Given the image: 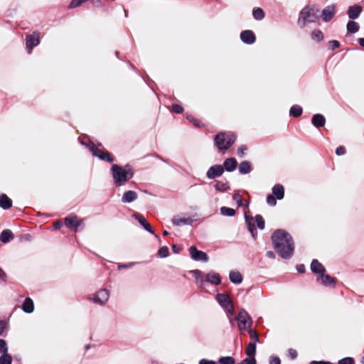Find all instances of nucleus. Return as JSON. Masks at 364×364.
<instances>
[{
	"label": "nucleus",
	"mask_w": 364,
	"mask_h": 364,
	"mask_svg": "<svg viewBox=\"0 0 364 364\" xmlns=\"http://www.w3.org/2000/svg\"><path fill=\"white\" fill-rule=\"evenodd\" d=\"M273 247L284 259H289L294 252L295 244L292 236L285 230L277 229L272 234Z\"/></svg>",
	"instance_id": "f257e3e1"
},
{
	"label": "nucleus",
	"mask_w": 364,
	"mask_h": 364,
	"mask_svg": "<svg viewBox=\"0 0 364 364\" xmlns=\"http://www.w3.org/2000/svg\"><path fill=\"white\" fill-rule=\"evenodd\" d=\"M110 172L113 180V185L115 188L125 185L134 175V171L129 164L124 166L119 164H113L110 168Z\"/></svg>",
	"instance_id": "f03ea898"
},
{
	"label": "nucleus",
	"mask_w": 364,
	"mask_h": 364,
	"mask_svg": "<svg viewBox=\"0 0 364 364\" xmlns=\"http://www.w3.org/2000/svg\"><path fill=\"white\" fill-rule=\"evenodd\" d=\"M319 9L315 6H305L299 13L298 25L303 28L309 23H314L319 18Z\"/></svg>",
	"instance_id": "7ed1b4c3"
},
{
	"label": "nucleus",
	"mask_w": 364,
	"mask_h": 364,
	"mask_svg": "<svg viewBox=\"0 0 364 364\" xmlns=\"http://www.w3.org/2000/svg\"><path fill=\"white\" fill-rule=\"evenodd\" d=\"M236 136L232 132H221L218 133L214 138L216 147L220 151L229 149L235 143Z\"/></svg>",
	"instance_id": "20e7f679"
},
{
	"label": "nucleus",
	"mask_w": 364,
	"mask_h": 364,
	"mask_svg": "<svg viewBox=\"0 0 364 364\" xmlns=\"http://www.w3.org/2000/svg\"><path fill=\"white\" fill-rule=\"evenodd\" d=\"M79 139L80 144L87 147L92 155L97 157L99 159L106 161L109 163H112L114 161V158L109 152L102 151L99 147H97L93 142L90 140L86 141L81 139Z\"/></svg>",
	"instance_id": "39448f33"
},
{
	"label": "nucleus",
	"mask_w": 364,
	"mask_h": 364,
	"mask_svg": "<svg viewBox=\"0 0 364 364\" xmlns=\"http://www.w3.org/2000/svg\"><path fill=\"white\" fill-rule=\"evenodd\" d=\"M235 320L237 321L238 329L241 332L246 331L247 329L252 327V318L244 309L239 311L238 314L235 317Z\"/></svg>",
	"instance_id": "423d86ee"
},
{
	"label": "nucleus",
	"mask_w": 364,
	"mask_h": 364,
	"mask_svg": "<svg viewBox=\"0 0 364 364\" xmlns=\"http://www.w3.org/2000/svg\"><path fill=\"white\" fill-rule=\"evenodd\" d=\"M216 301L223 308V309L226 312L228 317L235 315L233 304L228 294L218 293L216 295Z\"/></svg>",
	"instance_id": "0eeeda50"
},
{
	"label": "nucleus",
	"mask_w": 364,
	"mask_h": 364,
	"mask_svg": "<svg viewBox=\"0 0 364 364\" xmlns=\"http://www.w3.org/2000/svg\"><path fill=\"white\" fill-rule=\"evenodd\" d=\"M188 251L193 260L201 261L203 262H208L209 257L208 255L205 252L198 250L196 246H191Z\"/></svg>",
	"instance_id": "6e6552de"
},
{
	"label": "nucleus",
	"mask_w": 364,
	"mask_h": 364,
	"mask_svg": "<svg viewBox=\"0 0 364 364\" xmlns=\"http://www.w3.org/2000/svg\"><path fill=\"white\" fill-rule=\"evenodd\" d=\"M109 297V291L105 289H102L93 294L92 297L90 298V300L92 301L95 304L102 306L107 301Z\"/></svg>",
	"instance_id": "1a4fd4ad"
},
{
	"label": "nucleus",
	"mask_w": 364,
	"mask_h": 364,
	"mask_svg": "<svg viewBox=\"0 0 364 364\" xmlns=\"http://www.w3.org/2000/svg\"><path fill=\"white\" fill-rule=\"evenodd\" d=\"M25 41L26 49L31 50L40 44V33L33 31L31 34L26 36Z\"/></svg>",
	"instance_id": "9d476101"
},
{
	"label": "nucleus",
	"mask_w": 364,
	"mask_h": 364,
	"mask_svg": "<svg viewBox=\"0 0 364 364\" xmlns=\"http://www.w3.org/2000/svg\"><path fill=\"white\" fill-rule=\"evenodd\" d=\"M64 221L67 228L75 230L81 226L83 223V220L78 218L75 214L68 215L65 218Z\"/></svg>",
	"instance_id": "9b49d317"
},
{
	"label": "nucleus",
	"mask_w": 364,
	"mask_h": 364,
	"mask_svg": "<svg viewBox=\"0 0 364 364\" xmlns=\"http://www.w3.org/2000/svg\"><path fill=\"white\" fill-rule=\"evenodd\" d=\"M224 173V168L220 164L211 166L206 172V177L208 179H215L221 176Z\"/></svg>",
	"instance_id": "f8f14e48"
},
{
	"label": "nucleus",
	"mask_w": 364,
	"mask_h": 364,
	"mask_svg": "<svg viewBox=\"0 0 364 364\" xmlns=\"http://www.w3.org/2000/svg\"><path fill=\"white\" fill-rule=\"evenodd\" d=\"M240 40L247 45H252L256 41V36L251 30H245L240 33Z\"/></svg>",
	"instance_id": "ddd939ff"
},
{
	"label": "nucleus",
	"mask_w": 364,
	"mask_h": 364,
	"mask_svg": "<svg viewBox=\"0 0 364 364\" xmlns=\"http://www.w3.org/2000/svg\"><path fill=\"white\" fill-rule=\"evenodd\" d=\"M133 218L138 221V223L141 225V226L148 232H150L151 234L154 233V230L151 226V225L148 223L146 219L144 217L143 215L135 213L133 215Z\"/></svg>",
	"instance_id": "4468645a"
},
{
	"label": "nucleus",
	"mask_w": 364,
	"mask_h": 364,
	"mask_svg": "<svg viewBox=\"0 0 364 364\" xmlns=\"http://www.w3.org/2000/svg\"><path fill=\"white\" fill-rule=\"evenodd\" d=\"M204 282H208L217 286L220 284L221 277L218 273L210 271L204 275Z\"/></svg>",
	"instance_id": "2eb2a0df"
},
{
	"label": "nucleus",
	"mask_w": 364,
	"mask_h": 364,
	"mask_svg": "<svg viewBox=\"0 0 364 364\" xmlns=\"http://www.w3.org/2000/svg\"><path fill=\"white\" fill-rule=\"evenodd\" d=\"M335 16V6L333 4L327 6L321 12V17L323 21L328 22Z\"/></svg>",
	"instance_id": "dca6fc26"
},
{
	"label": "nucleus",
	"mask_w": 364,
	"mask_h": 364,
	"mask_svg": "<svg viewBox=\"0 0 364 364\" xmlns=\"http://www.w3.org/2000/svg\"><path fill=\"white\" fill-rule=\"evenodd\" d=\"M311 271L314 274H323L326 272V268L323 265L316 259H314L311 263Z\"/></svg>",
	"instance_id": "f3484780"
},
{
	"label": "nucleus",
	"mask_w": 364,
	"mask_h": 364,
	"mask_svg": "<svg viewBox=\"0 0 364 364\" xmlns=\"http://www.w3.org/2000/svg\"><path fill=\"white\" fill-rule=\"evenodd\" d=\"M245 220L247 226L248 231L251 233L252 237H255L257 234V229L255 225L253 217L249 215L248 213H245Z\"/></svg>",
	"instance_id": "a211bd4d"
},
{
	"label": "nucleus",
	"mask_w": 364,
	"mask_h": 364,
	"mask_svg": "<svg viewBox=\"0 0 364 364\" xmlns=\"http://www.w3.org/2000/svg\"><path fill=\"white\" fill-rule=\"evenodd\" d=\"M321 279V284H323L325 287H335L336 284V279L330 276L329 274H326L323 273V274H321L320 276V278H317V281Z\"/></svg>",
	"instance_id": "6ab92c4d"
},
{
	"label": "nucleus",
	"mask_w": 364,
	"mask_h": 364,
	"mask_svg": "<svg viewBox=\"0 0 364 364\" xmlns=\"http://www.w3.org/2000/svg\"><path fill=\"white\" fill-rule=\"evenodd\" d=\"M138 198V195L134 191H125L121 198L123 203H131L135 201Z\"/></svg>",
	"instance_id": "aec40b11"
},
{
	"label": "nucleus",
	"mask_w": 364,
	"mask_h": 364,
	"mask_svg": "<svg viewBox=\"0 0 364 364\" xmlns=\"http://www.w3.org/2000/svg\"><path fill=\"white\" fill-rule=\"evenodd\" d=\"M362 7L360 5L355 4L348 7L347 14L350 19H356L362 12Z\"/></svg>",
	"instance_id": "412c9836"
},
{
	"label": "nucleus",
	"mask_w": 364,
	"mask_h": 364,
	"mask_svg": "<svg viewBox=\"0 0 364 364\" xmlns=\"http://www.w3.org/2000/svg\"><path fill=\"white\" fill-rule=\"evenodd\" d=\"M222 166L224 168V171L225 170L228 172H232L237 168V161L234 157L228 158L225 159Z\"/></svg>",
	"instance_id": "4be33fe9"
},
{
	"label": "nucleus",
	"mask_w": 364,
	"mask_h": 364,
	"mask_svg": "<svg viewBox=\"0 0 364 364\" xmlns=\"http://www.w3.org/2000/svg\"><path fill=\"white\" fill-rule=\"evenodd\" d=\"M193 220L191 217L182 218L178 215L173 216L172 223L175 226H181L185 225H191Z\"/></svg>",
	"instance_id": "5701e85b"
},
{
	"label": "nucleus",
	"mask_w": 364,
	"mask_h": 364,
	"mask_svg": "<svg viewBox=\"0 0 364 364\" xmlns=\"http://www.w3.org/2000/svg\"><path fill=\"white\" fill-rule=\"evenodd\" d=\"M311 123L318 129L323 127L326 124V118L321 114H315L312 116Z\"/></svg>",
	"instance_id": "b1692460"
},
{
	"label": "nucleus",
	"mask_w": 364,
	"mask_h": 364,
	"mask_svg": "<svg viewBox=\"0 0 364 364\" xmlns=\"http://www.w3.org/2000/svg\"><path fill=\"white\" fill-rule=\"evenodd\" d=\"M272 195L275 196L278 200H282L284 197V188L281 184H276L272 187Z\"/></svg>",
	"instance_id": "393cba45"
},
{
	"label": "nucleus",
	"mask_w": 364,
	"mask_h": 364,
	"mask_svg": "<svg viewBox=\"0 0 364 364\" xmlns=\"http://www.w3.org/2000/svg\"><path fill=\"white\" fill-rule=\"evenodd\" d=\"M239 173L242 175H246L251 172L252 164L249 161H242L238 166Z\"/></svg>",
	"instance_id": "a878e982"
},
{
	"label": "nucleus",
	"mask_w": 364,
	"mask_h": 364,
	"mask_svg": "<svg viewBox=\"0 0 364 364\" xmlns=\"http://www.w3.org/2000/svg\"><path fill=\"white\" fill-rule=\"evenodd\" d=\"M21 308L25 313H32L34 310V304L33 300L30 297L26 298L22 304Z\"/></svg>",
	"instance_id": "bb28decb"
},
{
	"label": "nucleus",
	"mask_w": 364,
	"mask_h": 364,
	"mask_svg": "<svg viewBox=\"0 0 364 364\" xmlns=\"http://www.w3.org/2000/svg\"><path fill=\"white\" fill-rule=\"evenodd\" d=\"M214 188L217 191L219 192H225L230 188L229 183L226 180L216 181L214 185Z\"/></svg>",
	"instance_id": "cd10ccee"
},
{
	"label": "nucleus",
	"mask_w": 364,
	"mask_h": 364,
	"mask_svg": "<svg viewBox=\"0 0 364 364\" xmlns=\"http://www.w3.org/2000/svg\"><path fill=\"white\" fill-rule=\"evenodd\" d=\"M12 206V200L6 194L0 196V207L4 210H8Z\"/></svg>",
	"instance_id": "c85d7f7f"
},
{
	"label": "nucleus",
	"mask_w": 364,
	"mask_h": 364,
	"mask_svg": "<svg viewBox=\"0 0 364 364\" xmlns=\"http://www.w3.org/2000/svg\"><path fill=\"white\" fill-rule=\"evenodd\" d=\"M229 279L235 284H240L242 282V276L238 271H231L229 274Z\"/></svg>",
	"instance_id": "c756f323"
},
{
	"label": "nucleus",
	"mask_w": 364,
	"mask_h": 364,
	"mask_svg": "<svg viewBox=\"0 0 364 364\" xmlns=\"http://www.w3.org/2000/svg\"><path fill=\"white\" fill-rule=\"evenodd\" d=\"M232 200L236 201L238 207L247 208L249 206V201L242 198L240 193H235L232 195Z\"/></svg>",
	"instance_id": "7c9ffc66"
},
{
	"label": "nucleus",
	"mask_w": 364,
	"mask_h": 364,
	"mask_svg": "<svg viewBox=\"0 0 364 364\" xmlns=\"http://www.w3.org/2000/svg\"><path fill=\"white\" fill-rule=\"evenodd\" d=\"M14 237V234L9 229L4 230L0 235V240L6 244L8 243Z\"/></svg>",
	"instance_id": "2f4dec72"
},
{
	"label": "nucleus",
	"mask_w": 364,
	"mask_h": 364,
	"mask_svg": "<svg viewBox=\"0 0 364 364\" xmlns=\"http://www.w3.org/2000/svg\"><path fill=\"white\" fill-rule=\"evenodd\" d=\"M257 346L255 342H250L245 350V353L248 356L247 358H255Z\"/></svg>",
	"instance_id": "473e14b6"
},
{
	"label": "nucleus",
	"mask_w": 364,
	"mask_h": 364,
	"mask_svg": "<svg viewBox=\"0 0 364 364\" xmlns=\"http://www.w3.org/2000/svg\"><path fill=\"white\" fill-rule=\"evenodd\" d=\"M347 31L350 33H355L359 31V24L354 21H349L346 26Z\"/></svg>",
	"instance_id": "72a5a7b5"
},
{
	"label": "nucleus",
	"mask_w": 364,
	"mask_h": 364,
	"mask_svg": "<svg viewBox=\"0 0 364 364\" xmlns=\"http://www.w3.org/2000/svg\"><path fill=\"white\" fill-rule=\"evenodd\" d=\"M303 109L300 105H293L289 110V115L294 117H299L301 115Z\"/></svg>",
	"instance_id": "f704fd0d"
},
{
	"label": "nucleus",
	"mask_w": 364,
	"mask_h": 364,
	"mask_svg": "<svg viewBox=\"0 0 364 364\" xmlns=\"http://www.w3.org/2000/svg\"><path fill=\"white\" fill-rule=\"evenodd\" d=\"M252 16L255 20L261 21L264 18L265 14L262 9L257 7L253 9Z\"/></svg>",
	"instance_id": "c9c22d12"
},
{
	"label": "nucleus",
	"mask_w": 364,
	"mask_h": 364,
	"mask_svg": "<svg viewBox=\"0 0 364 364\" xmlns=\"http://www.w3.org/2000/svg\"><path fill=\"white\" fill-rule=\"evenodd\" d=\"M220 211L223 215L228 217H233L236 213L235 209L226 206L221 207Z\"/></svg>",
	"instance_id": "e433bc0d"
},
{
	"label": "nucleus",
	"mask_w": 364,
	"mask_h": 364,
	"mask_svg": "<svg viewBox=\"0 0 364 364\" xmlns=\"http://www.w3.org/2000/svg\"><path fill=\"white\" fill-rule=\"evenodd\" d=\"M193 277L197 280V282H200L201 284L204 282V275L203 273L199 269H194L191 272Z\"/></svg>",
	"instance_id": "4c0bfd02"
},
{
	"label": "nucleus",
	"mask_w": 364,
	"mask_h": 364,
	"mask_svg": "<svg viewBox=\"0 0 364 364\" xmlns=\"http://www.w3.org/2000/svg\"><path fill=\"white\" fill-rule=\"evenodd\" d=\"M311 39L314 41H316L317 42H320L323 39V34L322 31L319 29L314 30L311 32Z\"/></svg>",
	"instance_id": "58836bf2"
},
{
	"label": "nucleus",
	"mask_w": 364,
	"mask_h": 364,
	"mask_svg": "<svg viewBox=\"0 0 364 364\" xmlns=\"http://www.w3.org/2000/svg\"><path fill=\"white\" fill-rule=\"evenodd\" d=\"M219 364H235V359L232 356H223L218 359Z\"/></svg>",
	"instance_id": "ea45409f"
},
{
	"label": "nucleus",
	"mask_w": 364,
	"mask_h": 364,
	"mask_svg": "<svg viewBox=\"0 0 364 364\" xmlns=\"http://www.w3.org/2000/svg\"><path fill=\"white\" fill-rule=\"evenodd\" d=\"M12 357L8 353H2L0 356V364H11Z\"/></svg>",
	"instance_id": "a19ab883"
},
{
	"label": "nucleus",
	"mask_w": 364,
	"mask_h": 364,
	"mask_svg": "<svg viewBox=\"0 0 364 364\" xmlns=\"http://www.w3.org/2000/svg\"><path fill=\"white\" fill-rule=\"evenodd\" d=\"M255 222L257 223V226L259 230H264L265 227V222L263 217L261 215H255Z\"/></svg>",
	"instance_id": "79ce46f5"
},
{
	"label": "nucleus",
	"mask_w": 364,
	"mask_h": 364,
	"mask_svg": "<svg viewBox=\"0 0 364 364\" xmlns=\"http://www.w3.org/2000/svg\"><path fill=\"white\" fill-rule=\"evenodd\" d=\"M158 255L161 258H166L169 255V250L166 246H163L158 250Z\"/></svg>",
	"instance_id": "37998d69"
},
{
	"label": "nucleus",
	"mask_w": 364,
	"mask_h": 364,
	"mask_svg": "<svg viewBox=\"0 0 364 364\" xmlns=\"http://www.w3.org/2000/svg\"><path fill=\"white\" fill-rule=\"evenodd\" d=\"M246 331H247L250 337L254 340V342H255V343L259 341L257 332L252 330V328L247 329Z\"/></svg>",
	"instance_id": "c03bdc74"
},
{
	"label": "nucleus",
	"mask_w": 364,
	"mask_h": 364,
	"mask_svg": "<svg viewBox=\"0 0 364 364\" xmlns=\"http://www.w3.org/2000/svg\"><path fill=\"white\" fill-rule=\"evenodd\" d=\"M277 200H278L275 196L272 194H269L267 196V203L270 206H274L277 204Z\"/></svg>",
	"instance_id": "a18cd8bd"
},
{
	"label": "nucleus",
	"mask_w": 364,
	"mask_h": 364,
	"mask_svg": "<svg viewBox=\"0 0 364 364\" xmlns=\"http://www.w3.org/2000/svg\"><path fill=\"white\" fill-rule=\"evenodd\" d=\"M328 49L331 50H333L336 48H339L341 46L340 43L336 40L329 41L328 43Z\"/></svg>",
	"instance_id": "49530a36"
},
{
	"label": "nucleus",
	"mask_w": 364,
	"mask_h": 364,
	"mask_svg": "<svg viewBox=\"0 0 364 364\" xmlns=\"http://www.w3.org/2000/svg\"><path fill=\"white\" fill-rule=\"evenodd\" d=\"M8 353V346L7 343L4 339H0V353Z\"/></svg>",
	"instance_id": "de8ad7c7"
},
{
	"label": "nucleus",
	"mask_w": 364,
	"mask_h": 364,
	"mask_svg": "<svg viewBox=\"0 0 364 364\" xmlns=\"http://www.w3.org/2000/svg\"><path fill=\"white\" fill-rule=\"evenodd\" d=\"M355 360L351 357H346L338 360V364H354Z\"/></svg>",
	"instance_id": "09e8293b"
},
{
	"label": "nucleus",
	"mask_w": 364,
	"mask_h": 364,
	"mask_svg": "<svg viewBox=\"0 0 364 364\" xmlns=\"http://www.w3.org/2000/svg\"><path fill=\"white\" fill-rule=\"evenodd\" d=\"M237 364H257L255 358H246Z\"/></svg>",
	"instance_id": "8fccbe9b"
},
{
	"label": "nucleus",
	"mask_w": 364,
	"mask_h": 364,
	"mask_svg": "<svg viewBox=\"0 0 364 364\" xmlns=\"http://www.w3.org/2000/svg\"><path fill=\"white\" fill-rule=\"evenodd\" d=\"M172 111L176 114H181L183 111V108L178 104H173L172 105Z\"/></svg>",
	"instance_id": "3c124183"
},
{
	"label": "nucleus",
	"mask_w": 364,
	"mask_h": 364,
	"mask_svg": "<svg viewBox=\"0 0 364 364\" xmlns=\"http://www.w3.org/2000/svg\"><path fill=\"white\" fill-rule=\"evenodd\" d=\"M187 119L191 122L195 127H200V122L196 119L194 117L191 116V115H188L186 117Z\"/></svg>",
	"instance_id": "603ef678"
},
{
	"label": "nucleus",
	"mask_w": 364,
	"mask_h": 364,
	"mask_svg": "<svg viewBox=\"0 0 364 364\" xmlns=\"http://www.w3.org/2000/svg\"><path fill=\"white\" fill-rule=\"evenodd\" d=\"M8 323L5 320L0 319V336H3L4 331L7 328Z\"/></svg>",
	"instance_id": "864d4df0"
},
{
	"label": "nucleus",
	"mask_w": 364,
	"mask_h": 364,
	"mask_svg": "<svg viewBox=\"0 0 364 364\" xmlns=\"http://www.w3.org/2000/svg\"><path fill=\"white\" fill-rule=\"evenodd\" d=\"M136 263L135 262H129L125 264H118V269H129L132 267Z\"/></svg>",
	"instance_id": "5fc2aeb1"
},
{
	"label": "nucleus",
	"mask_w": 364,
	"mask_h": 364,
	"mask_svg": "<svg viewBox=\"0 0 364 364\" xmlns=\"http://www.w3.org/2000/svg\"><path fill=\"white\" fill-rule=\"evenodd\" d=\"M247 149V147L246 145H242L239 147L237 150V155L239 157L242 158L244 156L245 151Z\"/></svg>",
	"instance_id": "6e6d98bb"
},
{
	"label": "nucleus",
	"mask_w": 364,
	"mask_h": 364,
	"mask_svg": "<svg viewBox=\"0 0 364 364\" xmlns=\"http://www.w3.org/2000/svg\"><path fill=\"white\" fill-rule=\"evenodd\" d=\"M269 364H281L280 358L277 356H270Z\"/></svg>",
	"instance_id": "4d7b16f0"
},
{
	"label": "nucleus",
	"mask_w": 364,
	"mask_h": 364,
	"mask_svg": "<svg viewBox=\"0 0 364 364\" xmlns=\"http://www.w3.org/2000/svg\"><path fill=\"white\" fill-rule=\"evenodd\" d=\"M346 154V148L343 146H339L336 149V154L337 156H341Z\"/></svg>",
	"instance_id": "13d9d810"
},
{
	"label": "nucleus",
	"mask_w": 364,
	"mask_h": 364,
	"mask_svg": "<svg viewBox=\"0 0 364 364\" xmlns=\"http://www.w3.org/2000/svg\"><path fill=\"white\" fill-rule=\"evenodd\" d=\"M288 353H289V356L291 359H295L297 357V352L296 350H294L293 348H289L288 350Z\"/></svg>",
	"instance_id": "bf43d9fd"
},
{
	"label": "nucleus",
	"mask_w": 364,
	"mask_h": 364,
	"mask_svg": "<svg viewBox=\"0 0 364 364\" xmlns=\"http://www.w3.org/2000/svg\"><path fill=\"white\" fill-rule=\"evenodd\" d=\"M296 271L300 274H303L306 271V267H305L304 264H297L296 267Z\"/></svg>",
	"instance_id": "052dcab7"
},
{
	"label": "nucleus",
	"mask_w": 364,
	"mask_h": 364,
	"mask_svg": "<svg viewBox=\"0 0 364 364\" xmlns=\"http://www.w3.org/2000/svg\"><path fill=\"white\" fill-rule=\"evenodd\" d=\"M6 272L0 267V282H6Z\"/></svg>",
	"instance_id": "680f3d73"
},
{
	"label": "nucleus",
	"mask_w": 364,
	"mask_h": 364,
	"mask_svg": "<svg viewBox=\"0 0 364 364\" xmlns=\"http://www.w3.org/2000/svg\"><path fill=\"white\" fill-rule=\"evenodd\" d=\"M199 364H217V363L214 360H210L203 358L199 361Z\"/></svg>",
	"instance_id": "e2e57ef3"
},
{
	"label": "nucleus",
	"mask_w": 364,
	"mask_h": 364,
	"mask_svg": "<svg viewBox=\"0 0 364 364\" xmlns=\"http://www.w3.org/2000/svg\"><path fill=\"white\" fill-rule=\"evenodd\" d=\"M309 364H333L332 363L329 361H325V360H312L310 362Z\"/></svg>",
	"instance_id": "0e129e2a"
},
{
	"label": "nucleus",
	"mask_w": 364,
	"mask_h": 364,
	"mask_svg": "<svg viewBox=\"0 0 364 364\" xmlns=\"http://www.w3.org/2000/svg\"><path fill=\"white\" fill-rule=\"evenodd\" d=\"M171 249H172V251L175 253V254H178L180 252V251L181 250V248L180 247H178L177 245H173L171 246Z\"/></svg>",
	"instance_id": "69168bd1"
},
{
	"label": "nucleus",
	"mask_w": 364,
	"mask_h": 364,
	"mask_svg": "<svg viewBox=\"0 0 364 364\" xmlns=\"http://www.w3.org/2000/svg\"><path fill=\"white\" fill-rule=\"evenodd\" d=\"M63 226V223L60 220H57L53 224V228L56 230H59Z\"/></svg>",
	"instance_id": "338daca9"
},
{
	"label": "nucleus",
	"mask_w": 364,
	"mask_h": 364,
	"mask_svg": "<svg viewBox=\"0 0 364 364\" xmlns=\"http://www.w3.org/2000/svg\"><path fill=\"white\" fill-rule=\"evenodd\" d=\"M266 256L270 259H275L276 257L275 253L272 251H267L266 253Z\"/></svg>",
	"instance_id": "774afa93"
}]
</instances>
